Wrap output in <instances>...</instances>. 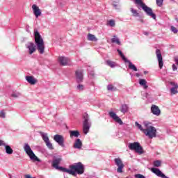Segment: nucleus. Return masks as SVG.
I'll return each mask as SVG.
<instances>
[{
  "label": "nucleus",
  "mask_w": 178,
  "mask_h": 178,
  "mask_svg": "<svg viewBox=\"0 0 178 178\" xmlns=\"http://www.w3.org/2000/svg\"><path fill=\"white\" fill-rule=\"evenodd\" d=\"M84 165L81 162L75 163L70 165V170L66 168L65 173L76 176V175H83L84 173Z\"/></svg>",
  "instance_id": "obj_1"
},
{
  "label": "nucleus",
  "mask_w": 178,
  "mask_h": 178,
  "mask_svg": "<svg viewBox=\"0 0 178 178\" xmlns=\"http://www.w3.org/2000/svg\"><path fill=\"white\" fill-rule=\"evenodd\" d=\"M33 35L35 38V44L37 47L38 52L42 55L45 51V45L44 44V39L38 32L37 29H34Z\"/></svg>",
  "instance_id": "obj_2"
},
{
  "label": "nucleus",
  "mask_w": 178,
  "mask_h": 178,
  "mask_svg": "<svg viewBox=\"0 0 178 178\" xmlns=\"http://www.w3.org/2000/svg\"><path fill=\"white\" fill-rule=\"evenodd\" d=\"M143 124L146 129L143 130L144 134L149 137V138H154L156 137V129L154 127L149 126L150 123L145 121Z\"/></svg>",
  "instance_id": "obj_3"
},
{
  "label": "nucleus",
  "mask_w": 178,
  "mask_h": 178,
  "mask_svg": "<svg viewBox=\"0 0 178 178\" xmlns=\"http://www.w3.org/2000/svg\"><path fill=\"white\" fill-rule=\"evenodd\" d=\"M135 3L137 5H140V8H142L143 10L146 13L147 16H150V17H152L154 20L156 19V15L152 11V8L148 7L144 2H143V0H135Z\"/></svg>",
  "instance_id": "obj_4"
},
{
  "label": "nucleus",
  "mask_w": 178,
  "mask_h": 178,
  "mask_svg": "<svg viewBox=\"0 0 178 178\" xmlns=\"http://www.w3.org/2000/svg\"><path fill=\"white\" fill-rule=\"evenodd\" d=\"M24 149L26 154L30 158L31 161H33V162H41V160H40V159H38V157L35 156V154H34V152H33V149H31V147H30V145H29V143L24 144Z\"/></svg>",
  "instance_id": "obj_5"
},
{
  "label": "nucleus",
  "mask_w": 178,
  "mask_h": 178,
  "mask_svg": "<svg viewBox=\"0 0 178 178\" xmlns=\"http://www.w3.org/2000/svg\"><path fill=\"white\" fill-rule=\"evenodd\" d=\"M83 130L84 134H87L90 131V127H91V121L90 120V115L88 113H85L83 115Z\"/></svg>",
  "instance_id": "obj_6"
},
{
  "label": "nucleus",
  "mask_w": 178,
  "mask_h": 178,
  "mask_svg": "<svg viewBox=\"0 0 178 178\" xmlns=\"http://www.w3.org/2000/svg\"><path fill=\"white\" fill-rule=\"evenodd\" d=\"M128 148H129L131 151L136 152V153L139 154V155L144 154V151L143 150V147H141V145L138 142L129 143Z\"/></svg>",
  "instance_id": "obj_7"
},
{
  "label": "nucleus",
  "mask_w": 178,
  "mask_h": 178,
  "mask_svg": "<svg viewBox=\"0 0 178 178\" xmlns=\"http://www.w3.org/2000/svg\"><path fill=\"white\" fill-rule=\"evenodd\" d=\"M60 162H62V158L59 157L57 159H54L52 161L51 166L53 168H55L56 169V170H59L60 172H63L64 173H65L66 168L59 166V164L60 163Z\"/></svg>",
  "instance_id": "obj_8"
},
{
  "label": "nucleus",
  "mask_w": 178,
  "mask_h": 178,
  "mask_svg": "<svg viewBox=\"0 0 178 178\" xmlns=\"http://www.w3.org/2000/svg\"><path fill=\"white\" fill-rule=\"evenodd\" d=\"M40 134L44 143H45L47 148L50 150L54 149V145H52V143H51V141H49V138L48 137V134H47L45 132H40Z\"/></svg>",
  "instance_id": "obj_9"
},
{
  "label": "nucleus",
  "mask_w": 178,
  "mask_h": 178,
  "mask_svg": "<svg viewBox=\"0 0 178 178\" xmlns=\"http://www.w3.org/2000/svg\"><path fill=\"white\" fill-rule=\"evenodd\" d=\"M54 140L60 147H62V148H65V138L63 136L60 134H56L54 136Z\"/></svg>",
  "instance_id": "obj_10"
},
{
  "label": "nucleus",
  "mask_w": 178,
  "mask_h": 178,
  "mask_svg": "<svg viewBox=\"0 0 178 178\" xmlns=\"http://www.w3.org/2000/svg\"><path fill=\"white\" fill-rule=\"evenodd\" d=\"M114 162L118 166V173H123V168H124V164H123V161H122V159H120V158L115 159Z\"/></svg>",
  "instance_id": "obj_11"
},
{
  "label": "nucleus",
  "mask_w": 178,
  "mask_h": 178,
  "mask_svg": "<svg viewBox=\"0 0 178 178\" xmlns=\"http://www.w3.org/2000/svg\"><path fill=\"white\" fill-rule=\"evenodd\" d=\"M108 115L113 119V120H115L116 123H118L120 126L123 124V121H122V119L116 115V113L113 111L108 112Z\"/></svg>",
  "instance_id": "obj_12"
},
{
  "label": "nucleus",
  "mask_w": 178,
  "mask_h": 178,
  "mask_svg": "<svg viewBox=\"0 0 178 178\" xmlns=\"http://www.w3.org/2000/svg\"><path fill=\"white\" fill-rule=\"evenodd\" d=\"M156 55L159 62V69H162L163 67V58H162V53L159 49H156Z\"/></svg>",
  "instance_id": "obj_13"
},
{
  "label": "nucleus",
  "mask_w": 178,
  "mask_h": 178,
  "mask_svg": "<svg viewBox=\"0 0 178 178\" xmlns=\"http://www.w3.org/2000/svg\"><path fill=\"white\" fill-rule=\"evenodd\" d=\"M58 62L62 66H67L70 65V59L65 56H60L58 58Z\"/></svg>",
  "instance_id": "obj_14"
},
{
  "label": "nucleus",
  "mask_w": 178,
  "mask_h": 178,
  "mask_svg": "<svg viewBox=\"0 0 178 178\" xmlns=\"http://www.w3.org/2000/svg\"><path fill=\"white\" fill-rule=\"evenodd\" d=\"M26 48L29 49V54L30 55H33L34 52H35V44L33 42H29L27 44H26Z\"/></svg>",
  "instance_id": "obj_15"
},
{
  "label": "nucleus",
  "mask_w": 178,
  "mask_h": 178,
  "mask_svg": "<svg viewBox=\"0 0 178 178\" xmlns=\"http://www.w3.org/2000/svg\"><path fill=\"white\" fill-rule=\"evenodd\" d=\"M83 70H77L75 72V76H76V82L78 83H82L83 82Z\"/></svg>",
  "instance_id": "obj_16"
},
{
  "label": "nucleus",
  "mask_w": 178,
  "mask_h": 178,
  "mask_svg": "<svg viewBox=\"0 0 178 178\" xmlns=\"http://www.w3.org/2000/svg\"><path fill=\"white\" fill-rule=\"evenodd\" d=\"M32 9H33V15H35V17L38 19V17H40V15H41V10L40 9V8L35 5L33 4L32 6Z\"/></svg>",
  "instance_id": "obj_17"
},
{
  "label": "nucleus",
  "mask_w": 178,
  "mask_h": 178,
  "mask_svg": "<svg viewBox=\"0 0 178 178\" xmlns=\"http://www.w3.org/2000/svg\"><path fill=\"white\" fill-rule=\"evenodd\" d=\"M151 112L156 116H159V115H161V109H159V107L155 104L152 105Z\"/></svg>",
  "instance_id": "obj_18"
},
{
  "label": "nucleus",
  "mask_w": 178,
  "mask_h": 178,
  "mask_svg": "<svg viewBox=\"0 0 178 178\" xmlns=\"http://www.w3.org/2000/svg\"><path fill=\"white\" fill-rule=\"evenodd\" d=\"M170 86H172V87L170 89V91L172 95H175V94L178 93V85L177 83L175 82H170Z\"/></svg>",
  "instance_id": "obj_19"
},
{
  "label": "nucleus",
  "mask_w": 178,
  "mask_h": 178,
  "mask_svg": "<svg viewBox=\"0 0 178 178\" xmlns=\"http://www.w3.org/2000/svg\"><path fill=\"white\" fill-rule=\"evenodd\" d=\"M83 147V142H81V140L80 138H76L74 141L73 148L75 149H81Z\"/></svg>",
  "instance_id": "obj_20"
},
{
  "label": "nucleus",
  "mask_w": 178,
  "mask_h": 178,
  "mask_svg": "<svg viewBox=\"0 0 178 178\" xmlns=\"http://www.w3.org/2000/svg\"><path fill=\"white\" fill-rule=\"evenodd\" d=\"M26 80L29 83V84H31L32 86H34L38 81L34 78L33 76H26Z\"/></svg>",
  "instance_id": "obj_21"
},
{
  "label": "nucleus",
  "mask_w": 178,
  "mask_h": 178,
  "mask_svg": "<svg viewBox=\"0 0 178 178\" xmlns=\"http://www.w3.org/2000/svg\"><path fill=\"white\" fill-rule=\"evenodd\" d=\"M69 133L71 138H73V137L77 138L80 136V132L77 130H70Z\"/></svg>",
  "instance_id": "obj_22"
},
{
  "label": "nucleus",
  "mask_w": 178,
  "mask_h": 178,
  "mask_svg": "<svg viewBox=\"0 0 178 178\" xmlns=\"http://www.w3.org/2000/svg\"><path fill=\"white\" fill-rule=\"evenodd\" d=\"M120 112L122 113H127V112H129V105L124 104L121 105L120 107Z\"/></svg>",
  "instance_id": "obj_23"
},
{
  "label": "nucleus",
  "mask_w": 178,
  "mask_h": 178,
  "mask_svg": "<svg viewBox=\"0 0 178 178\" xmlns=\"http://www.w3.org/2000/svg\"><path fill=\"white\" fill-rule=\"evenodd\" d=\"M4 149L6 151V154H8V155H12V154H13V149H12V147H10V145L6 144L4 146Z\"/></svg>",
  "instance_id": "obj_24"
},
{
  "label": "nucleus",
  "mask_w": 178,
  "mask_h": 178,
  "mask_svg": "<svg viewBox=\"0 0 178 178\" xmlns=\"http://www.w3.org/2000/svg\"><path fill=\"white\" fill-rule=\"evenodd\" d=\"M125 63H129V68L131 69V70H134V72H137L138 70L137 67H136L129 60L125 61Z\"/></svg>",
  "instance_id": "obj_25"
},
{
  "label": "nucleus",
  "mask_w": 178,
  "mask_h": 178,
  "mask_svg": "<svg viewBox=\"0 0 178 178\" xmlns=\"http://www.w3.org/2000/svg\"><path fill=\"white\" fill-rule=\"evenodd\" d=\"M139 84L140 86L143 87L145 90H147V88H148V85H147V81L145 79H139Z\"/></svg>",
  "instance_id": "obj_26"
},
{
  "label": "nucleus",
  "mask_w": 178,
  "mask_h": 178,
  "mask_svg": "<svg viewBox=\"0 0 178 178\" xmlns=\"http://www.w3.org/2000/svg\"><path fill=\"white\" fill-rule=\"evenodd\" d=\"M111 42L113 44H118V45H122V43L120 42V40L116 35H114L113 38H111Z\"/></svg>",
  "instance_id": "obj_27"
},
{
  "label": "nucleus",
  "mask_w": 178,
  "mask_h": 178,
  "mask_svg": "<svg viewBox=\"0 0 178 178\" xmlns=\"http://www.w3.org/2000/svg\"><path fill=\"white\" fill-rule=\"evenodd\" d=\"M107 90L108 91H111V92H113L114 91H118V88H116L115 86L112 84H108L107 86Z\"/></svg>",
  "instance_id": "obj_28"
},
{
  "label": "nucleus",
  "mask_w": 178,
  "mask_h": 178,
  "mask_svg": "<svg viewBox=\"0 0 178 178\" xmlns=\"http://www.w3.org/2000/svg\"><path fill=\"white\" fill-rule=\"evenodd\" d=\"M117 52L119 54L120 58H122V60H124V62H126L128 60V59L126 58L124 54H123V52H122V51L120 49H118Z\"/></svg>",
  "instance_id": "obj_29"
},
{
  "label": "nucleus",
  "mask_w": 178,
  "mask_h": 178,
  "mask_svg": "<svg viewBox=\"0 0 178 178\" xmlns=\"http://www.w3.org/2000/svg\"><path fill=\"white\" fill-rule=\"evenodd\" d=\"M88 41H95V42L98 41V39H97L95 35H94L91 33L88 34Z\"/></svg>",
  "instance_id": "obj_30"
},
{
  "label": "nucleus",
  "mask_w": 178,
  "mask_h": 178,
  "mask_svg": "<svg viewBox=\"0 0 178 178\" xmlns=\"http://www.w3.org/2000/svg\"><path fill=\"white\" fill-rule=\"evenodd\" d=\"M130 10L132 13V16H134V17H138V16H140V13H138V12H137V10L134 9V8H131Z\"/></svg>",
  "instance_id": "obj_31"
},
{
  "label": "nucleus",
  "mask_w": 178,
  "mask_h": 178,
  "mask_svg": "<svg viewBox=\"0 0 178 178\" xmlns=\"http://www.w3.org/2000/svg\"><path fill=\"white\" fill-rule=\"evenodd\" d=\"M106 63L107 66H110V67H112V68H113V67H115L116 66L115 65V62H113V61H112L111 60H107L106 61Z\"/></svg>",
  "instance_id": "obj_32"
},
{
  "label": "nucleus",
  "mask_w": 178,
  "mask_h": 178,
  "mask_svg": "<svg viewBox=\"0 0 178 178\" xmlns=\"http://www.w3.org/2000/svg\"><path fill=\"white\" fill-rule=\"evenodd\" d=\"M20 95H22V94L17 91H13L11 97H13V98H19V97H20Z\"/></svg>",
  "instance_id": "obj_33"
},
{
  "label": "nucleus",
  "mask_w": 178,
  "mask_h": 178,
  "mask_svg": "<svg viewBox=\"0 0 178 178\" xmlns=\"http://www.w3.org/2000/svg\"><path fill=\"white\" fill-rule=\"evenodd\" d=\"M116 25L115 20L113 19H110L108 22H107V26H110V27H115V26Z\"/></svg>",
  "instance_id": "obj_34"
},
{
  "label": "nucleus",
  "mask_w": 178,
  "mask_h": 178,
  "mask_svg": "<svg viewBox=\"0 0 178 178\" xmlns=\"http://www.w3.org/2000/svg\"><path fill=\"white\" fill-rule=\"evenodd\" d=\"M135 126L136 127H138V129H139V130H140V131H143V133H144V130H145V129H143V126H141V124H140L138 122H136Z\"/></svg>",
  "instance_id": "obj_35"
},
{
  "label": "nucleus",
  "mask_w": 178,
  "mask_h": 178,
  "mask_svg": "<svg viewBox=\"0 0 178 178\" xmlns=\"http://www.w3.org/2000/svg\"><path fill=\"white\" fill-rule=\"evenodd\" d=\"M0 118L1 119H5V118H6V113H5V111H0Z\"/></svg>",
  "instance_id": "obj_36"
},
{
  "label": "nucleus",
  "mask_w": 178,
  "mask_h": 178,
  "mask_svg": "<svg viewBox=\"0 0 178 178\" xmlns=\"http://www.w3.org/2000/svg\"><path fill=\"white\" fill-rule=\"evenodd\" d=\"M153 165L155 168H159L161 166V161L157 160L154 161Z\"/></svg>",
  "instance_id": "obj_37"
},
{
  "label": "nucleus",
  "mask_w": 178,
  "mask_h": 178,
  "mask_svg": "<svg viewBox=\"0 0 178 178\" xmlns=\"http://www.w3.org/2000/svg\"><path fill=\"white\" fill-rule=\"evenodd\" d=\"M77 91H83L84 90V86L81 84H79L76 86Z\"/></svg>",
  "instance_id": "obj_38"
},
{
  "label": "nucleus",
  "mask_w": 178,
  "mask_h": 178,
  "mask_svg": "<svg viewBox=\"0 0 178 178\" xmlns=\"http://www.w3.org/2000/svg\"><path fill=\"white\" fill-rule=\"evenodd\" d=\"M156 3L157 6H159V8H161V6L163 5V0H156Z\"/></svg>",
  "instance_id": "obj_39"
},
{
  "label": "nucleus",
  "mask_w": 178,
  "mask_h": 178,
  "mask_svg": "<svg viewBox=\"0 0 178 178\" xmlns=\"http://www.w3.org/2000/svg\"><path fill=\"white\" fill-rule=\"evenodd\" d=\"M171 31L174 33V34H177L178 30L176 29V27L171 26Z\"/></svg>",
  "instance_id": "obj_40"
},
{
  "label": "nucleus",
  "mask_w": 178,
  "mask_h": 178,
  "mask_svg": "<svg viewBox=\"0 0 178 178\" xmlns=\"http://www.w3.org/2000/svg\"><path fill=\"white\" fill-rule=\"evenodd\" d=\"M135 178H145V176L141 175V174H136L134 175Z\"/></svg>",
  "instance_id": "obj_41"
},
{
  "label": "nucleus",
  "mask_w": 178,
  "mask_h": 178,
  "mask_svg": "<svg viewBox=\"0 0 178 178\" xmlns=\"http://www.w3.org/2000/svg\"><path fill=\"white\" fill-rule=\"evenodd\" d=\"M6 145V143H5V141L0 140V147H5Z\"/></svg>",
  "instance_id": "obj_42"
},
{
  "label": "nucleus",
  "mask_w": 178,
  "mask_h": 178,
  "mask_svg": "<svg viewBox=\"0 0 178 178\" xmlns=\"http://www.w3.org/2000/svg\"><path fill=\"white\" fill-rule=\"evenodd\" d=\"M172 70L173 72H176V70H177V66L175 64L172 65Z\"/></svg>",
  "instance_id": "obj_43"
},
{
  "label": "nucleus",
  "mask_w": 178,
  "mask_h": 178,
  "mask_svg": "<svg viewBox=\"0 0 178 178\" xmlns=\"http://www.w3.org/2000/svg\"><path fill=\"white\" fill-rule=\"evenodd\" d=\"M26 31L27 33H30V26H29V25L26 26Z\"/></svg>",
  "instance_id": "obj_44"
},
{
  "label": "nucleus",
  "mask_w": 178,
  "mask_h": 178,
  "mask_svg": "<svg viewBox=\"0 0 178 178\" xmlns=\"http://www.w3.org/2000/svg\"><path fill=\"white\" fill-rule=\"evenodd\" d=\"M25 178H33V177L30 175H25Z\"/></svg>",
  "instance_id": "obj_45"
},
{
  "label": "nucleus",
  "mask_w": 178,
  "mask_h": 178,
  "mask_svg": "<svg viewBox=\"0 0 178 178\" xmlns=\"http://www.w3.org/2000/svg\"><path fill=\"white\" fill-rule=\"evenodd\" d=\"M175 62L176 63V65H178V58H175Z\"/></svg>",
  "instance_id": "obj_46"
},
{
  "label": "nucleus",
  "mask_w": 178,
  "mask_h": 178,
  "mask_svg": "<svg viewBox=\"0 0 178 178\" xmlns=\"http://www.w3.org/2000/svg\"><path fill=\"white\" fill-rule=\"evenodd\" d=\"M138 22H140V23H144V20L143 19H138Z\"/></svg>",
  "instance_id": "obj_47"
},
{
  "label": "nucleus",
  "mask_w": 178,
  "mask_h": 178,
  "mask_svg": "<svg viewBox=\"0 0 178 178\" xmlns=\"http://www.w3.org/2000/svg\"><path fill=\"white\" fill-rule=\"evenodd\" d=\"M143 34H144L145 35H148L149 33H148V32L145 31V32L143 33Z\"/></svg>",
  "instance_id": "obj_48"
},
{
  "label": "nucleus",
  "mask_w": 178,
  "mask_h": 178,
  "mask_svg": "<svg viewBox=\"0 0 178 178\" xmlns=\"http://www.w3.org/2000/svg\"><path fill=\"white\" fill-rule=\"evenodd\" d=\"M136 77H139V76H140V73H136Z\"/></svg>",
  "instance_id": "obj_49"
},
{
  "label": "nucleus",
  "mask_w": 178,
  "mask_h": 178,
  "mask_svg": "<svg viewBox=\"0 0 178 178\" xmlns=\"http://www.w3.org/2000/svg\"><path fill=\"white\" fill-rule=\"evenodd\" d=\"M90 74H92V76H94V72H91Z\"/></svg>",
  "instance_id": "obj_50"
},
{
  "label": "nucleus",
  "mask_w": 178,
  "mask_h": 178,
  "mask_svg": "<svg viewBox=\"0 0 178 178\" xmlns=\"http://www.w3.org/2000/svg\"><path fill=\"white\" fill-rule=\"evenodd\" d=\"M144 74H147V71H145V72H144Z\"/></svg>",
  "instance_id": "obj_51"
},
{
  "label": "nucleus",
  "mask_w": 178,
  "mask_h": 178,
  "mask_svg": "<svg viewBox=\"0 0 178 178\" xmlns=\"http://www.w3.org/2000/svg\"><path fill=\"white\" fill-rule=\"evenodd\" d=\"M32 178H35V177H32Z\"/></svg>",
  "instance_id": "obj_52"
}]
</instances>
